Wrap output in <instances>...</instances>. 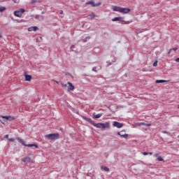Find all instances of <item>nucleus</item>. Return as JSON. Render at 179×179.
<instances>
[{"label": "nucleus", "instance_id": "f257e3e1", "mask_svg": "<svg viewBox=\"0 0 179 179\" xmlns=\"http://www.w3.org/2000/svg\"><path fill=\"white\" fill-rule=\"evenodd\" d=\"M83 118L85 120V121H87V122H90V124H92L93 127H95L96 128H99L101 129H106L107 128H110V123L108 122H106L105 123H96L94 121L92 120V118L87 117L86 116H83Z\"/></svg>", "mask_w": 179, "mask_h": 179}, {"label": "nucleus", "instance_id": "f03ea898", "mask_svg": "<svg viewBox=\"0 0 179 179\" xmlns=\"http://www.w3.org/2000/svg\"><path fill=\"white\" fill-rule=\"evenodd\" d=\"M44 138H46L48 141H57V139H59V134L58 133H53L50 134H45Z\"/></svg>", "mask_w": 179, "mask_h": 179}, {"label": "nucleus", "instance_id": "7ed1b4c3", "mask_svg": "<svg viewBox=\"0 0 179 179\" xmlns=\"http://www.w3.org/2000/svg\"><path fill=\"white\" fill-rule=\"evenodd\" d=\"M113 10L114 12H119L120 13H129L131 12V9L120 6H114Z\"/></svg>", "mask_w": 179, "mask_h": 179}, {"label": "nucleus", "instance_id": "20e7f679", "mask_svg": "<svg viewBox=\"0 0 179 179\" xmlns=\"http://www.w3.org/2000/svg\"><path fill=\"white\" fill-rule=\"evenodd\" d=\"M17 141H18V142L20 143H21L23 146H27V148H33V146H34L35 148H38V145L37 144H26L24 143V141H23L22 138L17 137L16 138Z\"/></svg>", "mask_w": 179, "mask_h": 179}, {"label": "nucleus", "instance_id": "39448f33", "mask_svg": "<svg viewBox=\"0 0 179 179\" xmlns=\"http://www.w3.org/2000/svg\"><path fill=\"white\" fill-rule=\"evenodd\" d=\"M24 12H26V10H24V8H20L17 10H15L14 12V15L17 17H21L22 15H23Z\"/></svg>", "mask_w": 179, "mask_h": 179}, {"label": "nucleus", "instance_id": "423d86ee", "mask_svg": "<svg viewBox=\"0 0 179 179\" xmlns=\"http://www.w3.org/2000/svg\"><path fill=\"white\" fill-rule=\"evenodd\" d=\"M112 22H120L122 24H127V22L124 20L122 17H115V18L112 19Z\"/></svg>", "mask_w": 179, "mask_h": 179}, {"label": "nucleus", "instance_id": "0eeeda50", "mask_svg": "<svg viewBox=\"0 0 179 179\" xmlns=\"http://www.w3.org/2000/svg\"><path fill=\"white\" fill-rule=\"evenodd\" d=\"M117 135H119V136H121L122 138H124V139H128V134L125 133V130L117 132Z\"/></svg>", "mask_w": 179, "mask_h": 179}, {"label": "nucleus", "instance_id": "6e6552de", "mask_svg": "<svg viewBox=\"0 0 179 179\" xmlns=\"http://www.w3.org/2000/svg\"><path fill=\"white\" fill-rule=\"evenodd\" d=\"M67 85H69L68 92H72V91L75 90V86L73 85V84H72V83L68 82Z\"/></svg>", "mask_w": 179, "mask_h": 179}, {"label": "nucleus", "instance_id": "1a4fd4ad", "mask_svg": "<svg viewBox=\"0 0 179 179\" xmlns=\"http://www.w3.org/2000/svg\"><path fill=\"white\" fill-rule=\"evenodd\" d=\"M113 127H115L116 128H122V127H124V124L122 123H120L119 122H113Z\"/></svg>", "mask_w": 179, "mask_h": 179}, {"label": "nucleus", "instance_id": "9d476101", "mask_svg": "<svg viewBox=\"0 0 179 179\" xmlns=\"http://www.w3.org/2000/svg\"><path fill=\"white\" fill-rule=\"evenodd\" d=\"M1 118L6 120V121H13L15 120V117H12L10 115L8 116H1Z\"/></svg>", "mask_w": 179, "mask_h": 179}, {"label": "nucleus", "instance_id": "9b49d317", "mask_svg": "<svg viewBox=\"0 0 179 179\" xmlns=\"http://www.w3.org/2000/svg\"><path fill=\"white\" fill-rule=\"evenodd\" d=\"M22 162H24V163H31V158H30V157H25L24 159H23V160H22Z\"/></svg>", "mask_w": 179, "mask_h": 179}, {"label": "nucleus", "instance_id": "f8f14e48", "mask_svg": "<svg viewBox=\"0 0 179 179\" xmlns=\"http://www.w3.org/2000/svg\"><path fill=\"white\" fill-rule=\"evenodd\" d=\"M38 30V27L36 26L31 27L28 28V31H37Z\"/></svg>", "mask_w": 179, "mask_h": 179}, {"label": "nucleus", "instance_id": "ddd939ff", "mask_svg": "<svg viewBox=\"0 0 179 179\" xmlns=\"http://www.w3.org/2000/svg\"><path fill=\"white\" fill-rule=\"evenodd\" d=\"M24 77L26 82H30V80H31V76L27 75L26 73H24Z\"/></svg>", "mask_w": 179, "mask_h": 179}, {"label": "nucleus", "instance_id": "4468645a", "mask_svg": "<svg viewBox=\"0 0 179 179\" xmlns=\"http://www.w3.org/2000/svg\"><path fill=\"white\" fill-rule=\"evenodd\" d=\"M35 19H36L37 20H44V16L40 15H36L35 16Z\"/></svg>", "mask_w": 179, "mask_h": 179}, {"label": "nucleus", "instance_id": "2eb2a0df", "mask_svg": "<svg viewBox=\"0 0 179 179\" xmlns=\"http://www.w3.org/2000/svg\"><path fill=\"white\" fill-rule=\"evenodd\" d=\"M166 82H169V80H157L155 81L156 83H166Z\"/></svg>", "mask_w": 179, "mask_h": 179}, {"label": "nucleus", "instance_id": "dca6fc26", "mask_svg": "<svg viewBox=\"0 0 179 179\" xmlns=\"http://www.w3.org/2000/svg\"><path fill=\"white\" fill-rule=\"evenodd\" d=\"M101 170H103L104 171H107V172L110 171V169L108 167L103 166H101Z\"/></svg>", "mask_w": 179, "mask_h": 179}, {"label": "nucleus", "instance_id": "f3484780", "mask_svg": "<svg viewBox=\"0 0 179 179\" xmlns=\"http://www.w3.org/2000/svg\"><path fill=\"white\" fill-rule=\"evenodd\" d=\"M103 115V113H99L97 115L94 114V118L97 119V118H100L101 116Z\"/></svg>", "mask_w": 179, "mask_h": 179}, {"label": "nucleus", "instance_id": "a211bd4d", "mask_svg": "<svg viewBox=\"0 0 179 179\" xmlns=\"http://www.w3.org/2000/svg\"><path fill=\"white\" fill-rule=\"evenodd\" d=\"M86 5H92V6H94V1H89L85 3Z\"/></svg>", "mask_w": 179, "mask_h": 179}, {"label": "nucleus", "instance_id": "6ab92c4d", "mask_svg": "<svg viewBox=\"0 0 179 179\" xmlns=\"http://www.w3.org/2000/svg\"><path fill=\"white\" fill-rule=\"evenodd\" d=\"M178 50V48H171L169 50L168 54H170V52H171V51H177Z\"/></svg>", "mask_w": 179, "mask_h": 179}, {"label": "nucleus", "instance_id": "aec40b11", "mask_svg": "<svg viewBox=\"0 0 179 179\" xmlns=\"http://www.w3.org/2000/svg\"><path fill=\"white\" fill-rule=\"evenodd\" d=\"M4 10H6V8L0 6V12H3Z\"/></svg>", "mask_w": 179, "mask_h": 179}, {"label": "nucleus", "instance_id": "412c9836", "mask_svg": "<svg viewBox=\"0 0 179 179\" xmlns=\"http://www.w3.org/2000/svg\"><path fill=\"white\" fill-rule=\"evenodd\" d=\"M89 16L91 19H94L96 15H94V13H92L90 14Z\"/></svg>", "mask_w": 179, "mask_h": 179}, {"label": "nucleus", "instance_id": "4be33fe9", "mask_svg": "<svg viewBox=\"0 0 179 179\" xmlns=\"http://www.w3.org/2000/svg\"><path fill=\"white\" fill-rule=\"evenodd\" d=\"M101 5V2L94 3V8L96 6H100Z\"/></svg>", "mask_w": 179, "mask_h": 179}, {"label": "nucleus", "instance_id": "5701e85b", "mask_svg": "<svg viewBox=\"0 0 179 179\" xmlns=\"http://www.w3.org/2000/svg\"><path fill=\"white\" fill-rule=\"evenodd\" d=\"M106 64H106L107 68H108V66H110V65H113V64L110 61H107Z\"/></svg>", "mask_w": 179, "mask_h": 179}, {"label": "nucleus", "instance_id": "b1692460", "mask_svg": "<svg viewBox=\"0 0 179 179\" xmlns=\"http://www.w3.org/2000/svg\"><path fill=\"white\" fill-rule=\"evenodd\" d=\"M140 125H145V127H150V124H146L145 122H141L140 123Z\"/></svg>", "mask_w": 179, "mask_h": 179}, {"label": "nucleus", "instance_id": "393cba45", "mask_svg": "<svg viewBox=\"0 0 179 179\" xmlns=\"http://www.w3.org/2000/svg\"><path fill=\"white\" fill-rule=\"evenodd\" d=\"M87 40H90V36H86L85 38L84 39V43L87 42Z\"/></svg>", "mask_w": 179, "mask_h": 179}, {"label": "nucleus", "instance_id": "a878e982", "mask_svg": "<svg viewBox=\"0 0 179 179\" xmlns=\"http://www.w3.org/2000/svg\"><path fill=\"white\" fill-rule=\"evenodd\" d=\"M37 2V0H31L30 3L31 5H34V3H36Z\"/></svg>", "mask_w": 179, "mask_h": 179}, {"label": "nucleus", "instance_id": "bb28decb", "mask_svg": "<svg viewBox=\"0 0 179 179\" xmlns=\"http://www.w3.org/2000/svg\"><path fill=\"white\" fill-rule=\"evenodd\" d=\"M152 66H155V67L157 66V60H155V61L154 62V63H153V64H152Z\"/></svg>", "mask_w": 179, "mask_h": 179}, {"label": "nucleus", "instance_id": "cd10ccee", "mask_svg": "<svg viewBox=\"0 0 179 179\" xmlns=\"http://www.w3.org/2000/svg\"><path fill=\"white\" fill-rule=\"evenodd\" d=\"M157 160H158V162H163L164 159L162 157H158Z\"/></svg>", "mask_w": 179, "mask_h": 179}, {"label": "nucleus", "instance_id": "c85d7f7f", "mask_svg": "<svg viewBox=\"0 0 179 179\" xmlns=\"http://www.w3.org/2000/svg\"><path fill=\"white\" fill-rule=\"evenodd\" d=\"M66 76H71V78H73V76H72L70 73H65Z\"/></svg>", "mask_w": 179, "mask_h": 179}, {"label": "nucleus", "instance_id": "c756f323", "mask_svg": "<svg viewBox=\"0 0 179 179\" xmlns=\"http://www.w3.org/2000/svg\"><path fill=\"white\" fill-rule=\"evenodd\" d=\"M92 71H93V72H97V67H93L92 68Z\"/></svg>", "mask_w": 179, "mask_h": 179}, {"label": "nucleus", "instance_id": "7c9ffc66", "mask_svg": "<svg viewBox=\"0 0 179 179\" xmlns=\"http://www.w3.org/2000/svg\"><path fill=\"white\" fill-rule=\"evenodd\" d=\"M10 142H15V138H9Z\"/></svg>", "mask_w": 179, "mask_h": 179}, {"label": "nucleus", "instance_id": "2f4dec72", "mask_svg": "<svg viewBox=\"0 0 179 179\" xmlns=\"http://www.w3.org/2000/svg\"><path fill=\"white\" fill-rule=\"evenodd\" d=\"M143 155L144 156H148V155H149V153L147 152H144L143 153Z\"/></svg>", "mask_w": 179, "mask_h": 179}, {"label": "nucleus", "instance_id": "473e14b6", "mask_svg": "<svg viewBox=\"0 0 179 179\" xmlns=\"http://www.w3.org/2000/svg\"><path fill=\"white\" fill-rule=\"evenodd\" d=\"M0 121H1V124H5V121H6V119H4L3 120H0Z\"/></svg>", "mask_w": 179, "mask_h": 179}, {"label": "nucleus", "instance_id": "72a5a7b5", "mask_svg": "<svg viewBox=\"0 0 179 179\" xmlns=\"http://www.w3.org/2000/svg\"><path fill=\"white\" fill-rule=\"evenodd\" d=\"M162 132H163V134H167L168 135H170V133H169V131H164Z\"/></svg>", "mask_w": 179, "mask_h": 179}, {"label": "nucleus", "instance_id": "f704fd0d", "mask_svg": "<svg viewBox=\"0 0 179 179\" xmlns=\"http://www.w3.org/2000/svg\"><path fill=\"white\" fill-rule=\"evenodd\" d=\"M5 139H8L9 138V135L8 134H6L5 136H4Z\"/></svg>", "mask_w": 179, "mask_h": 179}, {"label": "nucleus", "instance_id": "c9c22d12", "mask_svg": "<svg viewBox=\"0 0 179 179\" xmlns=\"http://www.w3.org/2000/svg\"><path fill=\"white\" fill-rule=\"evenodd\" d=\"M112 62H117V59L114 58L113 59H112Z\"/></svg>", "mask_w": 179, "mask_h": 179}, {"label": "nucleus", "instance_id": "e433bc0d", "mask_svg": "<svg viewBox=\"0 0 179 179\" xmlns=\"http://www.w3.org/2000/svg\"><path fill=\"white\" fill-rule=\"evenodd\" d=\"M62 86H63L64 87H66L68 85L66 84H62Z\"/></svg>", "mask_w": 179, "mask_h": 179}, {"label": "nucleus", "instance_id": "4c0bfd02", "mask_svg": "<svg viewBox=\"0 0 179 179\" xmlns=\"http://www.w3.org/2000/svg\"><path fill=\"white\" fill-rule=\"evenodd\" d=\"M176 62H179V57L176 59Z\"/></svg>", "mask_w": 179, "mask_h": 179}, {"label": "nucleus", "instance_id": "58836bf2", "mask_svg": "<svg viewBox=\"0 0 179 179\" xmlns=\"http://www.w3.org/2000/svg\"><path fill=\"white\" fill-rule=\"evenodd\" d=\"M0 38H2V32H0Z\"/></svg>", "mask_w": 179, "mask_h": 179}, {"label": "nucleus", "instance_id": "ea45409f", "mask_svg": "<svg viewBox=\"0 0 179 179\" xmlns=\"http://www.w3.org/2000/svg\"><path fill=\"white\" fill-rule=\"evenodd\" d=\"M62 13H64V11L61 10L60 15H62Z\"/></svg>", "mask_w": 179, "mask_h": 179}, {"label": "nucleus", "instance_id": "a19ab883", "mask_svg": "<svg viewBox=\"0 0 179 179\" xmlns=\"http://www.w3.org/2000/svg\"><path fill=\"white\" fill-rule=\"evenodd\" d=\"M148 155H150V156H152V152H148Z\"/></svg>", "mask_w": 179, "mask_h": 179}, {"label": "nucleus", "instance_id": "79ce46f5", "mask_svg": "<svg viewBox=\"0 0 179 179\" xmlns=\"http://www.w3.org/2000/svg\"><path fill=\"white\" fill-rule=\"evenodd\" d=\"M41 13H42V15H44L45 12H44V11H42Z\"/></svg>", "mask_w": 179, "mask_h": 179}, {"label": "nucleus", "instance_id": "37998d69", "mask_svg": "<svg viewBox=\"0 0 179 179\" xmlns=\"http://www.w3.org/2000/svg\"><path fill=\"white\" fill-rule=\"evenodd\" d=\"M71 48H75V45H72V46H71Z\"/></svg>", "mask_w": 179, "mask_h": 179}, {"label": "nucleus", "instance_id": "c03bdc74", "mask_svg": "<svg viewBox=\"0 0 179 179\" xmlns=\"http://www.w3.org/2000/svg\"><path fill=\"white\" fill-rule=\"evenodd\" d=\"M157 156H159V154H156V155H155V157H157Z\"/></svg>", "mask_w": 179, "mask_h": 179}, {"label": "nucleus", "instance_id": "a18cd8bd", "mask_svg": "<svg viewBox=\"0 0 179 179\" xmlns=\"http://www.w3.org/2000/svg\"><path fill=\"white\" fill-rule=\"evenodd\" d=\"M17 0H14V2L16 3Z\"/></svg>", "mask_w": 179, "mask_h": 179}, {"label": "nucleus", "instance_id": "49530a36", "mask_svg": "<svg viewBox=\"0 0 179 179\" xmlns=\"http://www.w3.org/2000/svg\"><path fill=\"white\" fill-rule=\"evenodd\" d=\"M56 83H58V81H57Z\"/></svg>", "mask_w": 179, "mask_h": 179}, {"label": "nucleus", "instance_id": "de8ad7c7", "mask_svg": "<svg viewBox=\"0 0 179 179\" xmlns=\"http://www.w3.org/2000/svg\"><path fill=\"white\" fill-rule=\"evenodd\" d=\"M178 108H179V105H178Z\"/></svg>", "mask_w": 179, "mask_h": 179}]
</instances>
